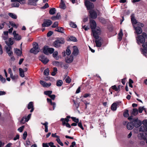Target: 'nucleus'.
Masks as SVG:
<instances>
[{
  "mask_svg": "<svg viewBox=\"0 0 147 147\" xmlns=\"http://www.w3.org/2000/svg\"><path fill=\"white\" fill-rule=\"evenodd\" d=\"M41 124L43 125H44L45 126V131L46 132H47L48 131V123L47 122H46L45 123H41Z\"/></svg>",
  "mask_w": 147,
  "mask_h": 147,
  "instance_id": "c756f323",
  "label": "nucleus"
},
{
  "mask_svg": "<svg viewBox=\"0 0 147 147\" xmlns=\"http://www.w3.org/2000/svg\"><path fill=\"white\" fill-rule=\"evenodd\" d=\"M144 107H140L138 109V110L139 113H141L142 112L143 110L144 109Z\"/></svg>",
  "mask_w": 147,
  "mask_h": 147,
  "instance_id": "69168bd1",
  "label": "nucleus"
},
{
  "mask_svg": "<svg viewBox=\"0 0 147 147\" xmlns=\"http://www.w3.org/2000/svg\"><path fill=\"white\" fill-rule=\"evenodd\" d=\"M117 104L115 103H113L111 106V109L112 110L114 111H115L117 109Z\"/></svg>",
  "mask_w": 147,
  "mask_h": 147,
  "instance_id": "b1692460",
  "label": "nucleus"
},
{
  "mask_svg": "<svg viewBox=\"0 0 147 147\" xmlns=\"http://www.w3.org/2000/svg\"><path fill=\"white\" fill-rule=\"evenodd\" d=\"M142 124L144 126L147 127V120L145 119L142 122Z\"/></svg>",
  "mask_w": 147,
  "mask_h": 147,
  "instance_id": "680f3d73",
  "label": "nucleus"
},
{
  "mask_svg": "<svg viewBox=\"0 0 147 147\" xmlns=\"http://www.w3.org/2000/svg\"><path fill=\"white\" fill-rule=\"evenodd\" d=\"M20 5L18 2H14L11 4V6L12 7H18Z\"/></svg>",
  "mask_w": 147,
  "mask_h": 147,
  "instance_id": "473e14b6",
  "label": "nucleus"
},
{
  "mask_svg": "<svg viewBox=\"0 0 147 147\" xmlns=\"http://www.w3.org/2000/svg\"><path fill=\"white\" fill-rule=\"evenodd\" d=\"M146 134L145 133H140L138 135V137L141 140H146Z\"/></svg>",
  "mask_w": 147,
  "mask_h": 147,
  "instance_id": "f3484780",
  "label": "nucleus"
},
{
  "mask_svg": "<svg viewBox=\"0 0 147 147\" xmlns=\"http://www.w3.org/2000/svg\"><path fill=\"white\" fill-rule=\"evenodd\" d=\"M10 24L11 26L13 27H15L16 28H17L18 26V24L16 25L15 23L13 22H10Z\"/></svg>",
  "mask_w": 147,
  "mask_h": 147,
  "instance_id": "a18cd8bd",
  "label": "nucleus"
},
{
  "mask_svg": "<svg viewBox=\"0 0 147 147\" xmlns=\"http://www.w3.org/2000/svg\"><path fill=\"white\" fill-rule=\"evenodd\" d=\"M49 144L51 147H56L54 145L53 143L52 142H51L49 143Z\"/></svg>",
  "mask_w": 147,
  "mask_h": 147,
  "instance_id": "774afa93",
  "label": "nucleus"
},
{
  "mask_svg": "<svg viewBox=\"0 0 147 147\" xmlns=\"http://www.w3.org/2000/svg\"><path fill=\"white\" fill-rule=\"evenodd\" d=\"M71 118L74 122L76 123H78V122L79 119H76V117H71Z\"/></svg>",
  "mask_w": 147,
  "mask_h": 147,
  "instance_id": "13d9d810",
  "label": "nucleus"
},
{
  "mask_svg": "<svg viewBox=\"0 0 147 147\" xmlns=\"http://www.w3.org/2000/svg\"><path fill=\"white\" fill-rule=\"evenodd\" d=\"M65 40L63 38L57 39L53 43L54 46L56 48H58L61 46V44H63L65 43Z\"/></svg>",
  "mask_w": 147,
  "mask_h": 147,
  "instance_id": "7ed1b4c3",
  "label": "nucleus"
},
{
  "mask_svg": "<svg viewBox=\"0 0 147 147\" xmlns=\"http://www.w3.org/2000/svg\"><path fill=\"white\" fill-rule=\"evenodd\" d=\"M49 7V5L48 3H46L44 6L42 7H41V8L42 9H45L47 8H48Z\"/></svg>",
  "mask_w": 147,
  "mask_h": 147,
  "instance_id": "0e129e2a",
  "label": "nucleus"
},
{
  "mask_svg": "<svg viewBox=\"0 0 147 147\" xmlns=\"http://www.w3.org/2000/svg\"><path fill=\"white\" fill-rule=\"evenodd\" d=\"M96 39H98L95 41L96 47H100L103 41L102 39L100 37H99V36L98 38Z\"/></svg>",
  "mask_w": 147,
  "mask_h": 147,
  "instance_id": "f8f14e48",
  "label": "nucleus"
},
{
  "mask_svg": "<svg viewBox=\"0 0 147 147\" xmlns=\"http://www.w3.org/2000/svg\"><path fill=\"white\" fill-rule=\"evenodd\" d=\"M66 54L67 55H69L71 53L70 50L68 48L66 51Z\"/></svg>",
  "mask_w": 147,
  "mask_h": 147,
  "instance_id": "338daca9",
  "label": "nucleus"
},
{
  "mask_svg": "<svg viewBox=\"0 0 147 147\" xmlns=\"http://www.w3.org/2000/svg\"><path fill=\"white\" fill-rule=\"evenodd\" d=\"M0 80L3 83L5 82L6 81L5 78H3L2 76L1 75H0Z\"/></svg>",
  "mask_w": 147,
  "mask_h": 147,
  "instance_id": "bf43d9fd",
  "label": "nucleus"
},
{
  "mask_svg": "<svg viewBox=\"0 0 147 147\" xmlns=\"http://www.w3.org/2000/svg\"><path fill=\"white\" fill-rule=\"evenodd\" d=\"M73 49L72 55L76 56L79 53V50L77 47L76 46L73 47Z\"/></svg>",
  "mask_w": 147,
  "mask_h": 147,
  "instance_id": "4468645a",
  "label": "nucleus"
},
{
  "mask_svg": "<svg viewBox=\"0 0 147 147\" xmlns=\"http://www.w3.org/2000/svg\"><path fill=\"white\" fill-rule=\"evenodd\" d=\"M67 40L68 41H71L74 42H76L77 41L76 38L73 36H70L69 37H68L67 39Z\"/></svg>",
  "mask_w": 147,
  "mask_h": 147,
  "instance_id": "a878e982",
  "label": "nucleus"
},
{
  "mask_svg": "<svg viewBox=\"0 0 147 147\" xmlns=\"http://www.w3.org/2000/svg\"><path fill=\"white\" fill-rule=\"evenodd\" d=\"M27 135V132L26 131L24 132V134H23V138L24 140H25Z\"/></svg>",
  "mask_w": 147,
  "mask_h": 147,
  "instance_id": "052dcab7",
  "label": "nucleus"
},
{
  "mask_svg": "<svg viewBox=\"0 0 147 147\" xmlns=\"http://www.w3.org/2000/svg\"><path fill=\"white\" fill-rule=\"evenodd\" d=\"M58 55V53L57 51H55L53 53V56L56 60H58L59 59V57L57 56Z\"/></svg>",
  "mask_w": 147,
  "mask_h": 147,
  "instance_id": "2f4dec72",
  "label": "nucleus"
},
{
  "mask_svg": "<svg viewBox=\"0 0 147 147\" xmlns=\"http://www.w3.org/2000/svg\"><path fill=\"white\" fill-rule=\"evenodd\" d=\"M134 27L135 28L136 32L137 34H140L142 32V30L141 28L139 26L135 27L134 26Z\"/></svg>",
  "mask_w": 147,
  "mask_h": 147,
  "instance_id": "6ab92c4d",
  "label": "nucleus"
},
{
  "mask_svg": "<svg viewBox=\"0 0 147 147\" xmlns=\"http://www.w3.org/2000/svg\"><path fill=\"white\" fill-rule=\"evenodd\" d=\"M70 26L74 28H76L77 27L76 25L74 23L70 22L69 24Z\"/></svg>",
  "mask_w": 147,
  "mask_h": 147,
  "instance_id": "603ef678",
  "label": "nucleus"
},
{
  "mask_svg": "<svg viewBox=\"0 0 147 147\" xmlns=\"http://www.w3.org/2000/svg\"><path fill=\"white\" fill-rule=\"evenodd\" d=\"M143 49L141 48V51L142 53L145 56L147 55V42L144 43L142 45Z\"/></svg>",
  "mask_w": 147,
  "mask_h": 147,
  "instance_id": "0eeeda50",
  "label": "nucleus"
},
{
  "mask_svg": "<svg viewBox=\"0 0 147 147\" xmlns=\"http://www.w3.org/2000/svg\"><path fill=\"white\" fill-rule=\"evenodd\" d=\"M53 64L55 66H59L62 64L61 62H59L56 61H54L53 62Z\"/></svg>",
  "mask_w": 147,
  "mask_h": 147,
  "instance_id": "c03bdc74",
  "label": "nucleus"
},
{
  "mask_svg": "<svg viewBox=\"0 0 147 147\" xmlns=\"http://www.w3.org/2000/svg\"><path fill=\"white\" fill-rule=\"evenodd\" d=\"M57 71V69L56 67H54L53 69V71L51 73V75L53 76H54L56 74V73Z\"/></svg>",
  "mask_w": 147,
  "mask_h": 147,
  "instance_id": "09e8293b",
  "label": "nucleus"
},
{
  "mask_svg": "<svg viewBox=\"0 0 147 147\" xmlns=\"http://www.w3.org/2000/svg\"><path fill=\"white\" fill-rule=\"evenodd\" d=\"M56 9L55 8H51L49 11V13L51 15H54L56 11Z\"/></svg>",
  "mask_w": 147,
  "mask_h": 147,
  "instance_id": "7c9ffc66",
  "label": "nucleus"
},
{
  "mask_svg": "<svg viewBox=\"0 0 147 147\" xmlns=\"http://www.w3.org/2000/svg\"><path fill=\"white\" fill-rule=\"evenodd\" d=\"M40 51L38 44L35 42L33 43V47L31 49L30 52L35 54H37Z\"/></svg>",
  "mask_w": 147,
  "mask_h": 147,
  "instance_id": "20e7f679",
  "label": "nucleus"
},
{
  "mask_svg": "<svg viewBox=\"0 0 147 147\" xmlns=\"http://www.w3.org/2000/svg\"><path fill=\"white\" fill-rule=\"evenodd\" d=\"M134 127V126L132 122H129L127 124V127L129 130L132 129Z\"/></svg>",
  "mask_w": 147,
  "mask_h": 147,
  "instance_id": "4be33fe9",
  "label": "nucleus"
},
{
  "mask_svg": "<svg viewBox=\"0 0 147 147\" xmlns=\"http://www.w3.org/2000/svg\"><path fill=\"white\" fill-rule=\"evenodd\" d=\"M142 35H140L136 37V40L137 43L139 45L140 43L143 44L145 41V39L147 38V34L143 32L142 33Z\"/></svg>",
  "mask_w": 147,
  "mask_h": 147,
  "instance_id": "f03ea898",
  "label": "nucleus"
},
{
  "mask_svg": "<svg viewBox=\"0 0 147 147\" xmlns=\"http://www.w3.org/2000/svg\"><path fill=\"white\" fill-rule=\"evenodd\" d=\"M73 60V57H72L70 56V58H68L66 62L67 63H69L71 62Z\"/></svg>",
  "mask_w": 147,
  "mask_h": 147,
  "instance_id": "79ce46f5",
  "label": "nucleus"
},
{
  "mask_svg": "<svg viewBox=\"0 0 147 147\" xmlns=\"http://www.w3.org/2000/svg\"><path fill=\"white\" fill-rule=\"evenodd\" d=\"M73 102L74 105H75V107L77 108H78L79 106V104L76 102L74 100H73Z\"/></svg>",
  "mask_w": 147,
  "mask_h": 147,
  "instance_id": "e2e57ef3",
  "label": "nucleus"
},
{
  "mask_svg": "<svg viewBox=\"0 0 147 147\" xmlns=\"http://www.w3.org/2000/svg\"><path fill=\"white\" fill-rule=\"evenodd\" d=\"M56 141H57L58 143L59 144H60L61 146H63V144L61 141L59 139V136L58 137V138H57Z\"/></svg>",
  "mask_w": 147,
  "mask_h": 147,
  "instance_id": "8fccbe9b",
  "label": "nucleus"
},
{
  "mask_svg": "<svg viewBox=\"0 0 147 147\" xmlns=\"http://www.w3.org/2000/svg\"><path fill=\"white\" fill-rule=\"evenodd\" d=\"M147 131V127L145 126H142L140 128V131Z\"/></svg>",
  "mask_w": 147,
  "mask_h": 147,
  "instance_id": "cd10ccee",
  "label": "nucleus"
},
{
  "mask_svg": "<svg viewBox=\"0 0 147 147\" xmlns=\"http://www.w3.org/2000/svg\"><path fill=\"white\" fill-rule=\"evenodd\" d=\"M123 116L125 117H127L129 116L128 111L126 110L123 113Z\"/></svg>",
  "mask_w": 147,
  "mask_h": 147,
  "instance_id": "3c124183",
  "label": "nucleus"
},
{
  "mask_svg": "<svg viewBox=\"0 0 147 147\" xmlns=\"http://www.w3.org/2000/svg\"><path fill=\"white\" fill-rule=\"evenodd\" d=\"M55 31L61 33L64 32V29L63 28L61 27H58L55 29Z\"/></svg>",
  "mask_w": 147,
  "mask_h": 147,
  "instance_id": "bb28decb",
  "label": "nucleus"
},
{
  "mask_svg": "<svg viewBox=\"0 0 147 147\" xmlns=\"http://www.w3.org/2000/svg\"><path fill=\"white\" fill-rule=\"evenodd\" d=\"M54 51V49L53 48H49L48 47H45L43 48V52L47 55H48L49 53H52Z\"/></svg>",
  "mask_w": 147,
  "mask_h": 147,
  "instance_id": "39448f33",
  "label": "nucleus"
},
{
  "mask_svg": "<svg viewBox=\"0 0 147 147\" xmlns=\"http://www.w3.org/2000/svg\"><path fill=\"white\" fill-rule=\"evenodd\" d=\"M112 88L116 91H119L120 90L119 86H118V87H117L115 85H114L112 86Z\"/></svg>",
  "mask_w": 147,
  "mask_h": 147,
  "instance_id": "37998d69",
  "label": "nucleus"
},
{
  "mask_svg": "<svg viewBox=\"0 0 147 147\" xmlns=\"http://www.w3.org/2000/svg\"><path fill=\"white\" fill-rule=\"evenodd\" d=\"M65 81L67 83H69L71 81V79L69 76H67L66 78Z\"/></svg>",
  "mask_w": 147,
  "mask_h": 147,
  "instance_id": "864d4df0",
  "label": "nucleus"
},
{
  "mask_svg": "<svg viewBox=\"0 0 147 147\" xmlns=\"http://www.w3.org/2000/svg\"><path fill=\"white\" fill-rule=\"evenodd\" d=\"M60 8L63 9H65L66 8V6L64 2L61 1L60 5Z\"/></svg>",
  "mask_w": 147,
  "mask_h": 147,
  "instance_id": "ea45409f",
  "label": "nucleus"
},
{
  "mask_svg": "<svg viewBox=\"0 0 147 147\" xmlns=\"http://www.w3.org/2000/svg\"><path fill=\"white\" fill-rule=\"evenodd\" d=\"M123 35V34L122 33V30H121L119 33L118 34V38L119 40V41H120L122 39Z\"/></svg>",
  "mask_w": 147,
  "mask_h": 147,
  "instance_id": "c9c22d12",
  "label": "nucleus"
},
{
  "mask_svg": "<svg viewBox=\"0 0 147 147\" xmlns=\"http://www.w3.org/2000/svg\"><path fill=\"white\" fill-rule=\"evenodd\" d=\"M63 82L62 80H58L57 81L56 85L57 86H61L63 84Z\"/></svg>",
  "mask_w": 147,
  "mask_h": 147,
  "instance_id": "f704fd0d",
  "label": "nucleus"
},
{
  "mask_svg": "<svg viewBox=\"0 0 147 147\" xmlns=\"http://www.w3.org/2000/svg\"><path fill=\"white\" fill-rule=\"evenodd\" d=\"M39 60L45 64H46L49 61V60L43 55H41L39 57Z\"/></svg>",
  "mask_w": 147,
  "mask_h": 147,
  "instance_id": "9d476101",
  "label": "nucleus"
},
{
  "mask_svg": "<svg viewBox=\"0 0 147 147\" xmlns=\"http://www.w3.org/2000/svg\"><path fill=\"white\" fill-rule=\"evenodd\" d=\"M52 24V22L49 20H45L42 24V27H48Z\"/></svg>",
  "mask_w": 147,
  "mask_h": 147,
  "instance_id": "1a4fd4ad",
  "label": "nucleus"
},
{
  "mask_svg": "<svg viewBox=\"0 0 147 147\" xmlns=\"http://www.w3.org/2000/svg\"><path fill=\"white\" fill-rule=\"evenodd\" d=\"M13 38H10L8 40V42L5 41V43L8 46H11L13 44Z\"/></svg>",
  "mask_w": 147,
  "mask_h": 147,
  "instance_id": "aec40b11",
  "label": "nucleus"
},
{
  "mask_svg": "<svg viewBox=\"0 0 147 147\" xmlns=\"http://www.w3.org/2000/svg\"><path fill=\"white\" fill-rule=\"evenodd\" d=\"M18 2L19 3L21 4H23L26 3L25 0H18Z\"/></svg>",
  "mask_w": 147,
  "mask_h": 147,
  "instance_id": "5fc2aeb1",
  "label": "nucleus"
},
{
  "mask_svg": "<svg viewBox=\"0 0 147 147\" xmlns=\"http://www.w3.org/2000/svg\"><path fill=\"white\" fill-rule=\"evenodd\" d=\"M28 109H31L30 112H32L34 110L33 105L32 102H30L28 105Z\"/></svg>",
  "mask_w": 147,
  "mask_h": 147,
  "instance_id": "412c9836",
  "label": "nucleus"
},
{
  "mask_svg": "<svg viewBox=\"0 0 147 147\" xmlns=\"http://www.w3.org/2000/svg\"><path fill=\"white\" fill-rule=\"evenodd\" d=\"M49 70L48 68L46 69L44 72V74L46 76H48L49 75Z\"/></svg>",
  "mask_w": 147,
  "mask_h": 147,
  "instance_id": "de8ad7c7",
  "label": "nucleus"
},
{
  "mask_svg": "<svg viewBox=\"0 0 147 147\" xmlns=\"http://www.w3.org/2000/svg\"><path fill=\"white\" fill-rule=\"evenodd\" d=\"M52 92V91L51 90L45 91L44 92V94L46 95L50 96Z\"/></svg>",
  "mask_w": 147,
  "mask_h": 147,
  "instance_id": "e433bc0d",
  "label": "nucleus"
},
{
  "mask_svg": "<svg viewBox=\"0 0 147 147\" xmlns=\"http://www.w3.org/2000/svg\"><path fill=\"white\" fill-rule=\"evenodd\" d=\"M89 13L92 18L95 19L96 18L97 14L95 11L93 10H91L89 11Z\"/></svg>",
  "mask_w": 147,
  "mask_h": 147,
  "instance_id": "2eb2a0df",
  "label": "nucleus"
},
{
  "mask_svg": "<svg viewBox=\"0 0 147 147\" xmlns=\"http://www.w3.org/2000/svg\"><path fill=\"white\" fill-rule=\"evenodd\" d=\"M5 48L6 52H9V51L11 50L12 47L11 46H5Z\"/></svg>",
  "mask_w": 147,
  "mask_h": 147,
  "instance_id": "49530a36",
  "label": "nucleus"
},
{
  "mask_svg": "<svg viewBox=\"0 0 147 147\" xmlns=\"http://www.w3.org/2000/svg\"><path fill=\"white\" fill-rule=\"evenodd\" d=\"M131 22L133 25L137 24V22L136 20L135 19L134 16L133 15L131 16Z\"/></svg>",
  "mask_w": 147,
  "mask_h": 147,
  "instance_id": "5701e85b",
  "label": "nucleus"
},
{
  "mask_svg": "<svg viewBox=\"0 0 147 147\" xmlns=\"http://www.w3.org/2000/svg\"><path fill=\"white\" fill-rule=\"evenodd\" d=\"M40 84L44 87L48 88L51 85V83L50 82L47 83L46 82L42 80H40Z\"/></svg>",
  "mask_w": 147,
  "mask_h": 147,
  "instance_id": "ddd939ff",
  "label": "nucleus"
},
{
  "mask_svg": "<svg viewBox=\"0 0 147 147\" xmlns=\"http://www.w3.org/2000/svg\"><path fill=\"white\" fill-rule=\"evenodd\" d=\"M71 118L70 116H67L66 118L65 119L62 118L61 119V121H62V125H65V122H68L69 121V118Z\"/></svg>",
  "mask_w": 147,
  "mask_h": 147,
  "instance_id": "dca6fc26",
  "label": "nucleus"
},
{
  "mask_svg": "<svg viewBox=\"0 0 147 147\" xmlns=\"http://www.w3.org/2000/svg\"><path fill=\"white\" fill-rule=\"evenodd\" d=\"M10 78L13 80H15L18 78V76L17 75H13V74L10 76Z\"/></svg>",
  "mask_w": 147,
  "mask_h": 147,
  "instance_id": "58836bf2",
  "label": "nucleus"
},
{
  "mask_svg": "<svg viewBox=\"0 0 147 147\" xmlns=\"http://www.w3.org/2000/svg\"><path fill=\"white\" fill-rule=\"evenodd\" d=\"M13 38L16 40H19L21 39V36L20 35L18 34H17L15 31H14L13 33Z\"/></svg>",
  "mask_w": 147,
  "mask_h": 147,
  "instance_id": "9b49d317",
  "label": "nucleus"
},
{
  "mask_svg": "<svg viewBox=\"0 0 147 147\" xmlns=\"http://www.w3.org/2000/svg\"><path fill=\"white\" fill-rule=\"evenodd\" d=\"M134 126L136 127H140L142 124V122L138 120V118H134L132 121Z\"/></svg>",
  "mask_w": 147,
  "mask_h": 147,
  "instance_id": "423d86ee",
  "label": "nucleus"
},
{
  "mask_svg": "<svg viewBox=\"0 0 147 147\" xmlns=\"http://www.w3.org/2000/svg\"><path fill=\"white\" fill-rule=\"evenodd\" d=\"M138 113V110L137 109H134L132 114L134 115H137Z\"/></svg>",
  "mask_w": 147,
  "mask_h": 147,
  "instance_id": "a19ab883",
  "label": "nucleus"
},
{
  "mask_svg": "<svg viewBox=\"0 0 147 147\" xmlns=\"http://www.w3.org/2000/svg\"><path fill=\"white\" fill-rule=\"evenodd\" d=\"M38 0H28V5L35 6L36 5V2Z\"/></svg>",
  "mask_w": 147,
  "mask_h": 147,
  "instance_id": "a211bd4d",
  "label": "nucleus"
},
{
  "mask_svg": "<svg viewBox=\"0 0 147 147\" xmlns=\"http://www.w3.org/2000/svg\"><path fill=\"white\" fill-rule=\"evenodd\" d=\"M15 53L18 56H20L22 54V51L19 49H14Z\"/></svg>",
  "mask_w": 147,
  "mask_h": 147,
  "instance_id": "393cba45",
  "label": "nucleus"
},
{
  "mask_svg": "<svg viewBox=\"0 0 147 147\" xmlns=\"http://www.w3.org/2000/svg\"><path fill=\"white\" fill-rule=\"evenodd\" d=\"M26 122H27L26 116H24L20 121V123L22 124Z\"/></svg>",
  "mask_w": 147,
  "mask_h": 147,
  "instance_id": "72a5a7b5",
  "label": "nucleus"
},
{
  "mask_svg": "<svg viewBox=\"0 0 147 147\" xmlns=\"http://www.w3.org/2000/svg\"><path fill=\"white\" fill-rule=\"evenodd\" d=\"M90 22L93 36L95 39H97L98 35L101 33L100 28L98 27H96V23L94 20H90Z\"/></svg>",
  "mask_w": 147,
  "mask_h": 147,
  "instance_id": "f257e3e1",
  "label": "nucleus"
},
{
  "mask_svg": "<svg viewBox=\"0 0 147 147\" xmlns=\"http://www.w3.org/2000/svg\"><path fill=\"white\" fill-rule=\"evenodd\" d=\"M8 15L9 16L13 18L14 19H16L17 18V16L16 15L13 13H8Z\"/></svg>",
  "mask_w": 147,
  "mask_h": 147,
  "instance_id": "4c0bfd02",
  "label": "nucleus"
},
{
  "mask_svg": "<svg viewBox=\"0 0 147 147\" xmlns=\"http://www.w3.org/2000/svg\"><path fill=\"white\" fill-rule=\"evenodd\" d=\"M58 22H55L54 24L52 26V27L55 28L58 26Z\"/></svg>",
  "mask_w": 147,
  "mask_h": 147,
  "instance_id": "6e6d98bb",
  "label": "nucleus"
},
{
  "mask_svg": "<svg viewBox=\"0 0 147 147\" xmlns=\"http://www.w3.org/2000/svg\"><path fill=\"white\" fill-rule=\"evenodd\" d=\"M85 4L87 9H91L94 7V6L93 3L89 1L86 0L85 2Z\"/></svg>",
  "mask_w": 147,
  "mask_h": 147,
  "instance_id": "6e6552de",
  "label": "nucleus"
},
{
  "mask_svg": "<svg viewBox=\"0 0 147 147\" xmlns=\"http://www.w3.org/2000/svg\"><path fill=\"white\" fill-rule=\"evenodd\" d=\"M19 70L20 76L22 78L24 77V70L20 68Z\"/></svg>",
  "mask_w": 147,
  "mask_h": 147,
  "instance_id": "c85d7f7f",
  "label": "nucleus"
},
{
  "mask_svg": "<svg viewBox=\"0 0 147 147\" xmlns=\"http://www.w3.org/2000/svg\"><path fill=\"white\" fill-rule=\"evenodd\" d=\"M24 127V126H22L18 128V130L20 132H21L23 131Z\"/></svg>",
  "mask_w": 147,
  "mask_h": 147,
  "instance_id": "4d7b16f0",
  "label": "nucleus"
}]
</instances>
